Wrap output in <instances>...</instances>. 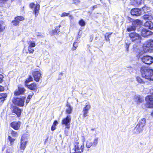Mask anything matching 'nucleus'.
<instances>
[{
  "mask_svg": "<svg viewBox=\"0 0 153 153\" xmlns=\"http://www.w3.org/2000/svg\"><path fill=\"white\" fill-rule=\"evenodd\" d=\"M4 150V149H2V151H3Z\"/></svg>",
  "mask_w": 153,
  "mask_h": 153,
  "instance_id": "338daca9",
  "label": "nucleus"
},
{
  "mask_svg": "<svg viewBox=\"0 0 153 153\" xmlns=\"http://www.w3.org/2000/svg\"><path fill=\"white\" fill-rule=\"evenodd\" d=\"M28 46L32 48L36 46L35 43L32 41H30L28 43Z\"/></svg>",
  "mask_w": 153,
  "mask_h": 153,
  "instance_id": "f704fd0d",
  "label": "nucleus"
},
{
  "mask_svg": "<svg viewBox=\"0 0 153 153\" xmlns=\"http://www.w3.org/2000/svg\"><path fill=\"white\" fill-rule=\"evenodd\" d=\"M143 127L137 124L134 129V131L136 133L139 134L143 131Z\"/></svg>",
  "mask_w": 153,
  "mask_h": 153,
  "instance_id": "6ab92c4d",
  "label": "nucleus"
},
{
  "mask_svg": "<svg viewBox=\"0 0 153 153\" xmlns=\"http://www.w3.org/2000/svg\"><path fill=\"white\" fill-rule=\"evenodd\" d=\"M33 80V78L30 76H29V77L25 81V85L27 84V83L28 82L32 81Z\"/></svg>",
  "mask_w": 153,
  "mask_h": 153,
  "instance_id": "a19ab883",
  "label": "nucleus"
},
{
  "mask_svg": "<svg viewBox=\"0 0 153 153\" xmlns=\"http://www.w3.org/2000/svg\"><path fill=\"white\" fill-rule=\"evenodd\" d=\"M24 19V18L21 16H18L15 18V20L12 22L13 25L14 26H16L18 25L20 21H23Z\"/></svg>",
  "mask_w": 153,
  "mask_h": 153,
  "instance_id": "9d476101",
  "label": "nucleus"
},
{
  "mask_svg": "<svg viewBox=\"0 0 153 153\" xmlns=\"http://www.w3.org/2000/svg\"><path fill=\"white\" fill-rule=\"evenodd\" d=\"M97 5H95L91 7L90 8V9L92 10H93L94 9L97 8Z\"/></svg>",
  "mask_w": 153,
  "mask_h": 153,
  "instance_id": "09e8293b",
  "label": "nucleus"
},
{
  "mask_svg": "<svg viewBox=\"0 0 153 153\" xmlns=\"http://www.w3.org/2000/svg\"><path fill=\"white\" fill-rule=\"evenodd\" d=\"M112 34V33H106V34L105 35V39L107 40H109V38L110 37L111 35Z\"/></svg>",
  "mask_w": 153,
  "mask_h": 153,
  "instance_id": "ea45409f",
  "label": "nucleus"
},
{
  "mask_svg": "<svg viewBox=\"0 0 153 153\" xmlns=\"http://www.w3.org/2000/svg\"><path fill=\"white\" fill-rule=\"evenodd\" d=\"M146 123V119L144 118H143L140 120L139 123L137 124L143 127L145 125Z\"/></svg>",
  "mask_w": 153,
  "mask_h": 153,
  "instance_id": "393cba45",
  "label": "nucleus"
},
{
  "mask_svg": "<svg viewBox=\"0 0 153 153\" xmlns=\"http://www.w3.org/2000/svg\"><path fill=\"white\" fill-rule=\"evenodd\" d=\"M151 115L152 117H153V111L152 112V113H151Z\"/></svg>",
  "mask_w": 153,
  "mask_h": 153,
  "instance_id": "e2e57ef3",
  "label": "nucleus"
},
{
  "mask_svg": "<svg viewBox=\"0 0 153 153\" xmlns=\"http://www.w3.org/2000/svg\"><path fill=\"white\" fill-rule=\"evenodd\" d=\"M71 120V115H67L66 117L64 118L62 120V124L65 125L66 126V128L69 129Z\"/></svg>",
  "mask_w": 153,
  "mask_h": 153,
  "instance_id": "39448f33",
  "label": "nucleus"
},
{
  "mask_svg": "<svg viewBox=\"0 0 153 153\" xmlns=\"http://www.w3.org/2000/svg\"><path fill=\"white\" fill-rule=\"evenodd\" d=\"M28 50L30 53H33L34 50L32 48V47L29 46L28 47Z\"/></svg>",
  "mask_w": 153,
  "mask_h": 153,
  "instance_id": "79ce46f5",
  "label": "nucleus"
},
{
  "mask_svg": "<svg viewBox=\"0 0 153 153\" xmlns=\"http://www.w3.org/2000/svg\"><path fill=\"white\" fill-rule=\"evenodd\" d=\"M26 90L22 86H19L17 90L15 91L14 94L15 95H18L20 94H24Z\"/></svg>",
  "mask_w": 153,
  "mask_h": 153,
  "instance_id": "9b49d317",
  "label": "nucleus"
},
{
  "mask_svg": "<svg viewBox=\"0 0 153 153\" xmlns=\"http://www.w3.org/2000/svg\"><path fill=\"white\" fill-rule=\"evenodd\" d=\"M4 90V88L2 86L0 85V91H2Z\"/></svg>",
  "mask_w": 153,
  "mask_h": 153,
  "instance_id": "864d4df0",
  "label": "nucleus"
},
{
  "mask_svg": "<svg viewBox=\"0 0 153 153\" xmlns=\"http://www.w3.org/2000/svg\"><path fill=\"white\" fill-rule=\"evenodd\" d=\"M14 152L13 148L12 147H8L7 148L6 153H12Z\"/></svg>",
  "mask_w": 153,
  "mask_h": 153,
  "instance_id": "2f4dec72",
  "label": "nucleus"
},
{
  "mask_svg": "<svg viewBox=\"0 0 153 153\" xmlns=\"http://www.w3.org/2000/svg\"><path fill=\"white\" fill-rule=\"evenodd\" d=\"M129 44H126V47L127 49V51H128V48L129 46Z\"/></svg>",
  "mask_w": 153,
  "mask_h": 153,
  "instance_id": "bf43d9fd",
  "label": "nucleus"
},
{
  "mask_svg": "<svg viewBox=\"0 0 153 153\" xmlns=\"http://www.w3.org/2000/svg\"><path fill=\"white\" fill-rule=\"evenodd\" d=\"M81 33H80V32H79L78 34V36H77V39L78 40V38H80L81 37Z\"/></svg>",
  "mask_w": 153,
  "mask_h": 153,
  "instance_id": "5fc2aeb1",
  "label": "nucleus"
},
{
  "mask_svg": "<svg viewBox=\"0 0 153 153\" xmlns=\"http://www.w3.org/2000/svg\"><path fill=\"white\" fill-rule=\"evenodd\" d=\"M74 3H77L79 2V0H73Z\"/></svg>",
  "mask_w": 153,
  "mask_h": 153,
  "instance_id": "4d7b16f0",
  "label": "nucleus"
},
{
  "mask_svg": "<svg viewBox=\"0 0 153 153\" xmlns=\"http://www.w3.org/2000/svg\"><path fill=\"white\" fill-rule=\"evenodd\" d=\"M94 130H95V129H94V128H92V129H91V130L92 131H94Z\"/></svg>",
  "mask_w": 153,
  "mask_h": 153,
  "instance_id": "0e129e2a",
  "label": "nucleus"
},
{
  "mask_svg": "<svg viewBox=\"0 0 153 153\" xmlns=\"http://www.w3.org/2000/svg\"><path fill=\"white\" fill-rule=\"evenodd\" d=\"M135 28L132 25V26L129 27L127 28V30L128 32L133 31L135 30Z\"/></svg>",
  "mask_w": 153,
  "mask_h": 153,
  "instance_id": "58836bf2",
  "label": "nucleus"
},
{
  "mask_svg": "<svg viewBox=\"0 0 153 153\" xmlns=\"http://www.w3.org/2000/svg\"><path fill=\"white\" fill-rule=\"evenodd\" d=\"M141 60L143 62L147 64H150L153 62V58L149 56H143Z\"/></svg>",
  "mask_w": 153,
  "mask_h": 153,
  "instance_id": "0eeeda50",
  "label": "nucleus"
},
{
  "mask_svg": "<svg viewBox=\"0 0 153 153\" xmlns=\"http://www.w3.org/2000/svg\"><path fill=\"white\" fill-rule=\"evenodd\" d=\"M143 18L145 20L148 19L149 20H152L153 19L152 16L151 15H147L146 16H144L143 17Z\"/></svg>",
  "mask_w": 153,
  "mask_h": 153,
  "instance_id": "c85d7f7f",
  "label": "nucleus"
},
{
  "mask_svg": "<svg viewBox=\"0 0 153 153\" xmlns=\"http://www.w3.org/2000/svg\"><path fill=\"white\" fill-rule=\"evenodd\" d=\"M20 125L21 123L19 122H13L10 124L11 126L16 130H18L19 129Z\"/></svg>",
  "mask_w": 153,
  "mask_h": 153,
  "instance_id": "2eb2a0df",
  "label": "nucleus"
},
{
  "mask_svg": "<svg viewBox=\"0 0 153 153\" xmlns=\"http://www.w3.org/2000/svg\"><path fill=\"white\" fill-rule=\"evenodd\" d=\"M141 21H140L137 19L133 22L132 25L136 29L137 27H139L141 24Z\"/></svg>",
  "mask_w": 153,
  "mask_h": 153,
  "instance_id": "412c9836",
  "label": "nucleus"
},
{
  "mask_svg": "<svg viewBox=\"0 0 153 153\" xmlns=\"http://www.w3.org/2000/svg\"><path fill=\"white\" fill-rule=\"evenodd\" d=\"M133 101L136 103L138 104L142 102L143 101V98L139 95H135L133 98Z\"/></svg>",
  "mask_w": 153,
  "mask_h": 153,
  "instance_id": "dca6fc26",
  "label": "nucleus"
},
{
  "mask_svg": "<svg viewBox=\"0 0 153 153\" xmlns=\"http://www.w3.org/2000/svg\"><path fill=\"white\" fill-rule=\"evenodd\" d=\"M144 26L150 29H152L153 28V23L151 21L146 22L144 24Z\"/></svg>",
  "mask_w": 153,
  "mask_h": 153,
  "instance_id": "aec40b11",
  "label": "nucleus"
},
{
  "mask_svg": "<svg viewBox=\"0 0 153 153\" xmlns=\"http://www.w3.org/2000/svg\"><path fill=\"white\" fill-rule=\"evenodd\" d=\"M77 41H76L73 44L72 49L73 51L75 50L78 47Z\"/></svg>",
  "mask_w": 153,
  "mask_h": 153,
  "instance_id": "c9c22d12",
  "label": "nucleus"
},
{
  "mask_svg": "<svg viewBox=\"0 0 153 153\" xmlns=\"http://www.w3.org/2000/svg\"><path fill=\"white\" fill-rule=\"evenodd\" d=\"M60 74H61V75H62V73H60Z\"/></svg>",
  "mask_w": 153,
  "mask_h": 153,
  "instance_id": "69168bd1",
  "label": "nucleus"
},
{
  "mask_svg": "<svg viewBox=\"0 0 153 153\" xmlns=\"http://www.w3.org/2000/svg\"><path fill=\"white\" fill-rule=\"evenodd\" d=\"M25 97H22L21 98H14L13 100V102L15 104L19 106H23L24 105Z\"/></svg>",
  "mask_w": 153,
  "mask_h": 153,
  "instance_id": "423d86ee",
  "label": "nucleus"
},
{
  "mask_svg": "<svg viewBox=\"0 0 153 153\" xmlns=\"http://www.w3.org/2000/svg\"><path fill=\"white\" fill-rule=\"evenodd\" d=\"M65 107L66 113L68 114H71L72 113L73 108L68 102H67Z\"/></svg>",
  "mask_w": 153,
  "mask_h": 153,
  "instance_id": "f3484780",
  "label": "nucleus"
},
{
  "mask_svg": "<svg viewBox=\"0 0 153 153\" xmlns=\"http://www.w3.org/2000/svg\"><path fill=\"white\" fill-rule=\"evenodd\" d=\"M3 76L2 74H0V83H1L3 81Z\"/></svg>",
  "mask_w": 153,
  "mask_h": 153,
  "instance_id": "de8ad7c7",
  "label": "nucleus"
},
{
  "mask_svg": "<svg viewBox=\"0 0 153 153\" xmlns=\"http://www.w3.org/2000/svg\"><path fill=\"white\" fill-rule=\"evenodd\" d=\"M91 107V105L89 102H87L85 104V106L83 108L89 111Z\"/></svg>",
  "mask_w": 153,
  "mask_h": 153,
  "instance_id": "bb28decb",
  "label": "nucleus"
},
{
  "mask_svg": "<svg viewBox=\"0 0 153 153\" xmlns=\"http://www.w3.org/2000/svg\"><path fill=\"white\" fill-rule=\"evenodd\" d=\"M137 6L143 3V1L142 0H137Z\"/></svg>",
  "mask_w": 153,
  "mask_h": 153,
  "instance_id": "c03bdc74",
  "label": "nucleus"
},
{
  "mask_svg": "<svg viewBox=\"0 0 153 153\" xmlns=\"http://www.w3.org/2000/svg\"><path fill=\"white\" fill-rule=\"evenodd\" d=\"M8 140L10 142L9 145L11 146H13L14 144L16 139L12 137L11 136H9L8 137Z\"/></svg>",
  "mask_w": 153,
  "mask_h": 153,
  "instance_id": "b1692460",
  "label": "nucleus"
},
{
  "mask_svg": "<svg viewBox=\"0 0 153 153\" xmlns=\"http://www.w3.org/2000/svg\"><path fill=\"white\" fill-rule=\"evenodd\" d=\"M136 1L137 0H132L131 2V4L135 6H137V4Z\"/></svg>",
  "mask_w": 153,
  "mask_h": 153,
  "instance_id": "37998d69",
  "label": "nucleus"
},
{
  "mask_svg": "<svg viewBox=\"0 0 153 153\" xmlns=\"http://www.w3.org/2000/svg\"><path fill=\"white\" fill-rule=\"evenodd\" d=\"M143 48L146 51H149V50H153V39L149 40L144 44Z\"/></svg>",
  "mask_w": 153,
  "mask_h": 153,
  "instance_id": "20e7f679",
  "label": "nucleus"
},
{
  "mask_svg": "<svg viewBox=\"0 0 153 153\" xmlns=\"http://www.w3.org/2000/svg\"><path fill=\"white\" fill-rule=\"evenodd\" d=\"M153 33L151 31H150L149 30H148L147 32L146 33V37L150 35H152V34Z\"/></svg>",
  "mask_w": 153,
  "mask_h": 153,
  "instance_id": "a18cd8bd",
  "label": "nucleus"
},
{
  "mask_svg": "<svg viewBox=\"0 0 153 153\" xmlns=\"http://www.w3.org/2000/svg\"><path fill=\"white\" fill-rule=\"evenodd\" d=\"M34 6H35V4L33 3H31L30 5V7L31 8H33Z\"/></svg>",
  "mask_w": 153,
  "mask_h": 153,
  "instance_id": "3c124183",
  "label": "nucleus"
},
{
  "mask_svg": "<svg viewBox=\"0 0 153 153\" xmlns=\"http://www.w3.org/2000/svg\"><path fill=\"white\" fill-rule=\"evenodd\" d=\"M11 135L13 137H16L18 136V134L17 133L13 130L11 131Z\"/></svg>",
  "mask_w": 153,
  "mask_h": 153,
  "instance_id": "4c0bfd02",
  "label": "nucleus"
},
{
  "mask_svg": "<svg viewBox=\"0 0 153 153\" xmlns=\"http://www.w3.org/2000/svg\"><path fill=\"white\" fill-rule=\"evenodd\" d=\"M82 112L83 114V117H85L88 116V111L83 108Z\"/></svg>",
  "mask_w": 153,
  "mask_h": 153,
  "instance_id": "72a5a7b5",
  "label": "nucleus"
},
{
  "mask_svg": "<svg viewBox=\"0 0 153 153\" xmlns=\"http://www.w3.org/2000/svg\"><path fill=\"white\" fill-rule=\"evenodd\" d=\"M27 87L30 89L35 91L36 90L37 88V85L35 83H33L30 85L27 84L25 85Z\"/></svg>",
  "mask_w": 153,
  "mask_h": 153,
  "instance_id": "a211bd4d",
  "label": "nucleus"
},
{
  "mask_svg": "<svg viewBox=\"0 0 153 153\" xmlns=\"http://www.w3.org/2000/svg\"><path fill=\"white\" fill-rule=\"evenodd\" d=\"M27 136L25 134H23L22 136L19 144L20 149L18 151L19 153H23L25 149L27 142Z\"/></svg>",
  "mask_w": 153,
  "mask_h": 153,
  "instance_id": "f03ea898",
  "label": "nucleus"
},
{
  "mask_svg": "<svg viewBox=\"0 0 153 153\" xmlns=\"http://www.w3.org/2000/svg\"><path fill=\"white\" fill-rule=\"evenodd\" d=\"M13 112L16 114L18 117H19L21 115V110L18 107H15L14 108Z\"/></svg>",
  "mask_w": 153,
  "mask_h": 153,
  "instance_id": "5701e85b",
  "label": "nucleus"
},
{
  "mask_svg": "<svg viewBox=\"0 0 153 153\" xmlns=\"http://www.w3.org/2000/svg\"><path fill=\"white\" fill-rule=\"evenodd\" d=\"M57 121L56 120H55L54 121L53 124V125H54V126H56V125H57Z\"/></svg>",
  "mask_w": 153,
  "mask_h": 153,
  "instance_id": "6e6d98bb",
  "label": "nucleus"
},
{
  "mask_svg": "<svg viewBox=\"0 0 153 153\" xmlns=\"http://www.w3.org/2000/svg\"><path fill=\"white\" fill-rule=\"evenodd\" d=\"M32 97V96H30V95H28V97H27V98L30 99Z\"/></svg>",
  "mask_w": 153,
  "mask_h": 153,
  "instance_id": "680f3d73",
  "label": "nucleus"
},
{
  "mask_svg": "<svg viewBox=\"0 0 153 153\" xmlns=\"http://www.w3.org/2000/svg\"><path fill=\"white\" fill-rule=\"evenodd\" d=\"M147 90H148L147 93H150L152 95H149L146 97V106L148 108H152L153 107V89H147Z\"/></svg>",
  "mask_w": 153,
  "mask_h": 153,
  "instance_id": "f257e3e1",
  "label": "nucleus"
},
{
  "mask_svg": "<svg viewBox=\"0 0 153 153\" xmlns=\"http://www.w3.org/2000/svg\"><path fill=\"white\" fill-rule=\"evenodd\" d=\"M40 5L39 4H36L34 9V12L36 17L39 13Z\"/></svg>",
  "mask_w": 153,
  "mask_h": 153,
  "instance_id": "4be33fe9",
  "label": "nucleus"
},
{
  "mask_svg": "<svg viewBox=\"0 0 153 153\" xmlns=\"http://www.w3.org/2000/svg\"><path fill=\"white\" fill-rule=\"evenodd\" d=\"M30 99H28V98H27V100H26V103L27 104V103L29 102V101H30Z\"/></svg>",
  "mask_w": 153,
  "mask_h": 153,
  "instance_id": "13d9d810",
  "label": "nucleus"
},
{
  "mask_svg": "<svg viewBox=\"0 0 153 153\" xmlns=\"http://www.w3.org/2000/svg\"><path fill=\"white\" fill-rule=\"evenodd\" d=\"M136 80L137 82L140 83H142L144 82L143 80L139 76H136Z\"/></svg>",
  "mask_w": 153,
  "mask_h": 153,
  "instance_id": "473e14b6",
  "label": "nucleus"
},
{
  "mask_svg": "<svg viewBox=\"0 0 153 153\" xmlns=\"http://www.w3.org/2000/svg\"><path fill=\"white\" fill-rule=\"evenodd\" d=\"M146 76H143L146 79L153 80V70L150 69L146 74Z\"/></svg>",
  "mask_w": 153,
  "mask_h": 153,
  "instance_id": "ddd939ff",
  "label": "nucleus"
},
{
  "mask_svg": "<svg viewBox=\"0 0 153 153\" xmlns=\"http://www.w3.org/2000/svg\"><path fill=\"white\" fill-rule=\"evenodd\" d=\"M56 126L53 125L52 126H51V130L52 131H53L56 128Z\"/></svg>",
  "mask_w": 153,
  "mask_h": 153,
  "instance_id": "8fccbe9b",
  "label": "nucleus"
},
{
  "mask_svg": "<svg viewBox=\"0 0 153 153\" xmlns=\"http://www.w3.org/2000/svg\"><path fill=\"white\" fill-rule=\"evenodd\" d=\"M150 10V8L145 6L142 7V10H141V12H142V14L143 13H146V12H148Z\"/></svg>",
  "mask_w": 153,
  "mask_h": 153,
  "instance_id": "cd10ccee",
  "label": "nucleus"
},
{
  "mask_svg": "<svg viewBox=\"0 0 153 153\" xmlns=\"http://www.w3.org/2000/svg\"><path fill=\"white\" fill-rule=\"evenodd\" d=\"M60 27H61V25H59V26L58 27H57L55 29H56V33L59 32V31L58 30V29Z\"/></svg>",
  "mask_w": 153,
  "mask_h": 153,
  "instance_id": "603ef678",
  "label": "nucleus"
},
{
  "mask_svg": "<svg viewBox=\"0 0 153 153\" xmlns=\"http://www.w3.org/2000/svg\"><path fill=\"white\" fill-rule=\"evenodd\" d=\"M5 29L4 24L1 21H0V32L3 31Z\"/></svg>",
  "mask_w": 153,
  "mask_h": 153,
  "instance_id": "c756f323",
  "label": "nucleus"
},
{
  "mask_svg": "<svg viewBox=\"0 0 153 153\" xmlns=\"http://www.w3.org/2000/svg\"><path fill=\"white\" fill-rule=\"evenodd\" d=\"M129 36L131 38V40L133 42L139 40L140 38V36L139 34L135 33H130Z\"/></svg>",
  "mask_w": 153,
  "mask_h": 153,
  "instance_id": "f8f14e48",
  "label": "nucleus"
},
{
  "mask_svg": "<svg viewBox=\"0 0 153 153\" xmlns=\"http://www.w3.org/2000/svg\"><path fill=\"white\" fill-rule=\"evenodd\" d=\"M34 94L33 92H31V93H30L29 94V95H30L32 97L33 95Z\"/></svg>",
  "mask_w": 153,
  "mask_h": 153,
  "instance_id": "052dcab7",
  "label": "nucleus"
},
{
  "mask_svg": "<svg viewBox=\"0 0 153 153\" xmlns=\"http://www.w3.org/2000/svg\"><path fill=\"white\" fill-rule=\"evenodd\" d=\"M85 143V146L87 148H90L91 146L95 147L98 144V138L97 137H95L93 141L90 139L86 141Z\"/></svg>",
  "mask_w": 153,
  "mask_h": 153,
  "instance_id": "7ed1b4c3",
  "label": "nucleus"
},
{
  "mask_svg": "<svg viewBox=\"0 0 153 153\" xmlns=\"http://www.w3.org/2000/svg\"><path fill=\"white\" fill-rule=\"evenodd\" d=\"M148 30L145 28L143 29L141 31V35L144 37H146V33L147 32Z\"/></svg>",
  "mask_w": 153,
  "mask_h": 153,
  "instance_id": "7c9ffc66",
  "label": "nucleus"
},
{
  "mask_svg": "<svg viewBox=\"0 0 153 153\" xmlns=\"http://www.w3.org/2000/svg\"><path fill=\"white\" fill-rule=\"evenodd\" d=\"M69 14V13L64 12L62 13V14L61 15V17H65V16H68Z\"/></svg>",
  "mask_w": 153,
  "mask_h": 153,
  "instance_id": "49530a36",
  "label": "nucleus"
},
{
  "mask_svg": "<svg viewBox=\"0 0 153 153\" xmlns=\"http://www.w3.org/2000/svg\"><path fill=\"white\" fill-rule=\"evenodd\" d=\"M79 24L81 26H84L85 25V22L84 21L83 19H81L79 22Z\"/></svg>",
  "mask_w": 153,
  "mask_h": 153,
  "instance_id": "e433bc0d",
  "label": "nucleus"
},
{
  "mask_svg": "<svg viewBox=\"0 0 153 153\" xmlns=\"http://www.w3.org/2000/svg\"><path fill=\"white\" fill-rule=\"evenodd\" d=\"M150 70L148 67L143 66L140 69V72L142 77L146 76V74L148 71Z\"/></svg>",
  "mask_w": 153,
  "mask_h": 153,
  "instance_id": "4468645a",
  "label": "nucleus"
},
{
  "mask_svg": "<svg viewBox=\"0 0 153 153\" xmlns=\"http://www.w3.org/2000/svg\"><path fill=\"white\" fill-rule=\"evenodd\" d=\"M7 95L6 93H3L0 94V102L4 101L5 98L7 97Z\"/></svg>",
  "mask_w": 153,
  "mask_h": 153,
  "instance_id": "a878e982",
  "label": "nucleus"
},
{
  "mask_svg": "<svg viewBox=\"0 0 153 153\" xmlns=\"http://www.w3.org/2000/svg\"><path fill=\"white\" fill-rule=\"evenodd\" d=\"M33 76L34 80L36 82L39 81V79L41 78V74L38 71H34L33 73Z\"/></svg>",
  "mask_w": 153,
  "mask_h": 153,
  "instance_id": "6e6552de",
  "label": "nucleus"
},
{
  "mask_svg": "<svg viewBox=\"0 0 153 153\" xmlns=\"http://www.w3.org/2000/svg\"><path fill=\"white\" fill-rule=\"evenodd\" d=\"M131 14L133 16H139L142 14L141 10L138 8H134L131 10Z\"/></svg>",
  "mask_w": 153,
  "mask_h": 153,
  "instance_id": "1a4fd4ad",
  "label": "nucleus"
}]
</instances>
